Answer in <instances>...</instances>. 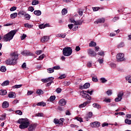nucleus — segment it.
Masks as SVG:
<instances>
[{"instance_id":"13","label":"nucleus","mask_w":131,"mask_h":131,"mask_svg":"<svg viewBox=\"0 0 131 131\" xmlns=\"http://www.w3.org/2000/svg\"><path fill=\"white\" fill-rule=\"evenodd\" d=\"M88 104H91V100H87L83 103H82L79 105V108H83V107H85Z\"/></svg>"},{"instance_id":"3","label":"nucleus","mask_w":131,"mask_h":131,"mask_svg":"<svg viewBox=\"0 0 131 131\" xmlns=\"http://www.w3.org/2000/svg\"><path fill=\"white\" fill-rule=\"evenodd\" d=\"M16 33H17L16 30L11 31L10 32L4 35L3 37V40L5 41H9L10 40H12V39H13V37H14V35H15Z\"/></svg>"},{"instance_id":"47","label":"nucleus","mask_w":131,"mask_h":131,"mask_svg":"<svg viewBox=\"0 0 131 131\" xmlns=\"http://www.w3.org/2000/svg\"><path fill=\"white\" fill-rule=\"evenodd\" d=\"M115 115H125V114L123 112L115 113Z\"/></svg>"},{"instance_id":"36","label":"nucleus","mask_w":131,"mask_h":131,"mask_svg":"<svg viewBox=\"0 0 131 131\" xmlns=\"http://www.w3.org/2000/svg\"><path fill=\"white\" fill-rule=\"evenodd\" d=\"M49 100H50V102H53V101H55V100H56V96H51L50 97Z\"/></svg>"},{"instance_id":"48","label":"nucleus","mask_w":131,"mask_h":131,"mask_svg":"<svg viewBox=\"0 0 131 131\" xmlns=\"http://www.w3.org/2000/svg\"><path fill=\"white\" fill-rule=\"evenodd\" d=\"M17 10V7L16 6H13L10 8L11 12H13V11H16Z\"/></svg>"},{"instance_id":"44","label":"nucleus","mask_w":131,"mask_h":131,"mask_svg":"<svg viewBox=\"0 0 131 131\" xmlns=\"http://www.w3.org/2000/svg\"><path fill=\"white\" fill-rule=\"evenodd\" d=\"M110 66L112 67V68H116V64L111 62L110 64Z\"/></svg>"},{"instance_id":"32","label":"nucleus","mask_w":131,"mask_h":131,"mask_svg":"<svg viewBox=\"0 0 131 131\" xmlns=\"http://www.w3.org/2000/svg\"><path fill=\"white\" fill-rule=\"evenodd\" d=\"M36 94H37L39 96H40V95H43V91H42V90H37L36 91Z\"/></svg>"},{"instance_id":"12","label":"nucleus","mask_w":131,"mask_h":131,"mask_svg":"<svg viewBox=\"0 0 131 131\" xmlns=\"http://www.w3.org/2000/svg\"><path fill=\"white\" fill-rule=\"evenodd\" d=\"M91 86V84L90 83H86L83 86H80V90H84V89H89Z\"/></svg>"},{"instance_id":"2","label":"nucleus","mask_w":131,"mask_h":131,"mask_svg":"<svg viewBox=\"0 0 131 131\" xmlns=\"http://www.w3.org/2000/svg\"><path fill=\"white\" fill-rule=\"evenodd\" d=\"M17 123L20 124L19 127L20 129H25L29 126L30 121L27 118H20L18 120Z\"/></svg>"},{"instance_id":"40","label":"nucleus","mask_w":131,"mask_h":131,"mask_svg":"<svg viewBox=\"0 0 131 131\" xmlns=\"http://www.w3.org/2000/svg\"><path fill=\"white\" fill-rule=\"evenodd\" d=\"M24 26H25V27H26L27 28H32V25H29V24H25Z\"/></svg>"},{"instance_id":"63","label":"nucleus","mask_w":131,"mask_h":131,"mask_svg":"<svg viewBox=\"0 0 131 131\" xmlns=\"http://www.w3.org/2000/svg\"><path fill=\"white\" fill-rule=\"evenodd\" d=\"M33 94V91H28L27 95L28 96H30V95H32Z\"/></svg>"},{"instance_id":"4","label":"nucleus","mask_w":131,"mask_h":131,"mask_svg":"<svg viewBox=\"0 0 131 131\" xmlns=\"http://www.w3.org/2000/svg\"><path fill=\"white\" fill-rule=\"evenodd\" d=\"M62 54L66 57H69L72 54V49L71 47H65L63 49Z\"/></svg>"},{"instance_id":"50","label":"nucleus","mask_w":131,"mask_h":131,"mask_svg":"<svg viewBox=\"0 0 131 131\" xmlns=\"http://www.w3.org/2000/svg\"><path fill=\"white\" fill-rule=\"evenodd\" d=\"M97 61L99 62V64H103V63H104V59L103 58L98 59Z\"/></svg>"},{"instance_id":"7","label":"nucleus","mask_w":131,"mask_h":131,"mask_svg":"<svg viewBox=\"0 0 131 131\" xmlns=\"http://www.w3.org/2000/svg\"><path fill=\"white\" fill-rule=\"evenodd\" d=\"M70 21L71 23H74L75 25H81L82 24V23L83 22V20H78L76 21L74 20L73 18H71L70 19Z\"/></svg>"},{"instance_id":"8","label":"nucleus","mask_w":131,"mask_h":131,"mask_svg":"<svg viewBox=\"0 0 131 131\" xmlns=\"http://www.w3.org/2000/svg\"><path fill=\"white\" fill-rule=\"evenodd\" d=\"M88 53L89 56H90V57H96L97 54L95 52V51H94V50H93V49H88Z\"/></svg>"},{"instance_id":"59","label":"nucleus","mask_w":131,"mask_h":131,"mask_svg":"<svg viewBox=\"0 0 131 131\" xmlns=\"http://www.w3.org/2000/svg\"><path fill=\"white\" fill-rule=\"evenodd\" d=\"M29 11H30V12H33L34 11V8L33 7H29Z\"/></svg>"},{"instance_id":"55","label":"nucleus","mask_w":131,"mask_h":131,"mask_svg":"<svg viewBox=\"0 0 131 131\" xmlns=\"http://www.w3.org/2000/svg\"><path fill=\"white\" fill-rule=\"evenodd\" d=\"M26 34H23V35L21 36H20L21 40H23V39H25V38H26Z\"/></svg>"},{"instance_id":"54","label":"nucleus","mask_w":131,"mask_h":131,"mask_svg":"<svg viewBox=\"0 0 131 131\" xmlns=\"http://www.w3.org/2000/svg\"><path fill=\"white\" fill-rule=\"evenodd\" d=\"M93 10L94 12H96V11H99V10H100V7H93Z\"/></svg>"},{"instance_id":"1","label":"nucleus","mask_w":131,"mask_h":131,"mask_svg":"<svg viewBox=\"0 0 131 131\" xmlns=\"http://www.w3.org/2000/svg\"><path fill=\"white\" fill-rule=\"evenodd\" d=\"M18 53L14 52L10 54L11 58L6 60L5 63L7 65H16L17 64V60H18Z\"/></svg>"},{"instance_id":"31","label":"nucleus","mask_w":131,"mask_h":131,"mask_svg":"<svg viewBox=\"0 0 131 131\" xmlns=\"http://www.w3.org/2000/svg\"><path fill=\"white\" fill-rule=\"evenodd\" d=\"M10 83V81L6 80L2 84V86H5V85H9V84Z\"/></svg>"},{"instance_id":"34","label":"nucleus","mask_w":131,"mask_h":131,"mask_svg":"<svg viewBox=\"0 0 131 131\" xmlns=\"http://www.w3.org/2000/svg\"><path fill=\"white\" fill-rule=\"evenodd\" d=\"M126 80H128L129 83H131V75L125 77Z\"/></svg>"},{"instance_id":"9","label":"nucleus","mask_w":131,"mask_h":131,"mask_svg":"<svg viewBox=\"0 0 131 131\" xmlns=\"http://www.w3.org/2000/svg\"><path fill=\"white\" fill-rule=\"evenodd\" d=\"M37 126V124L36 123L31 124L29 125L28 130L33 131V130H34V129H35V128H36Z\"/></svg>"},{"instance_id":"16","label":"nucleus","mask_w":131,"mask_h":131,"mask_svg":"<svg viewBox=\"0 0 131 131\" xmlns=\"http://www.w3.org/2000/svg\"><path fill=\"white\" fill-rule=\"evenodd\" d=\"M21 54L23 56H31V53L28 51H24Z\"/></svg>"},{"instance_id":"41","label":"nucleus","mask_w":131,"mask_h":131,"mask_svg":"<svg viewBox=\"0 0 131 131\" xmlns=\"http://www.w3.org/2000/svg\"><path fill=\"white\" fill-rule=\"evenodd\" d=\"M22 86V84L15 85L12 86L13 89H20Z\"/></svg>"},{"instance_id":"29","label":"nucleus","mask_w":131,"mask_h":131,"mask_svg":"<svg viewBox=\"0 0 131 131\" xmlns=\"http://www.w3.org/2000/svg\"><path fill=\"white\" fill-rule=\"evenodd\" d=\"M0 71L1 72H6V71H7V68H6V67L2 66L1 67Z\"/></svg>"},{"instance_id":"23","label":"nucleus","mask_w":131,"mask_h":131,"mask_svg":"<svg viewBox=\"0 0 131 131\" xmlns=\"http://www.w3.org/2000/svg\"><path fill=\"white\" fill-rule=\"evenodd\" d=\"M0 95L1 96H5L7 95V90H0Z\"/></svg>"},{"instance_id":"26","label":"nucleus","mask_w":131,"mask_h":131,"mask_svg":"<svg viewBox=\"0 0 131 131\" xmlns=\"http://www.w3.org/2000/svg\"><path fill=\"white\" fill-rule=\"evenodd\" d=\"M24 17H25L26 20H30V18H31V16L28 13L25 14Z\"/></svg>"},{"instance_id":"21","label":"nucleus","mask_w":131,"mask_h":131,"mask_svg":"<svg viewBox=\"0 0 131 131\" xmlns=\"http://www.w3.org/2000/svg\"><path fill=\"white\" fill-rule=\"evenodd\" d=\"M123 95H124L123 92L122 91H121L118 93V97L119 98L120 100H122V97H123Z\"/></svg>"},{"instance_id":"38","label":"nucleus","mask_w":131,"mask_h":131,"mask_svg":"<svg viewBox=\"0 0 131 131\" xmlns=\"http://www.w3.org/2000/svg\"><path fill=\"white\" fill-rule=\"evenodd\" d=\"M125 123L126 124H131V120H129L128 119H125Z\"/></svg>"},{"instance_id":"61","label":"nucleus","mask_w":131,"mask_h":131,"mask_svg":"<svg viewBox=\"0 0 131 131\" xmlns=\"http://www.w3.org/2000/svg\"><path fill=\"white\" fill-rule=\"evenodd\" d=\"M52 82H54L53 81V80L50 81L49 82H48V83H47L46 84V86H50V85H51V84H52Z\"/></svg>"},{"instance_id":"24","label":"nucleus","mask_w":131,"mask_h":131,"mask_svg":"<svg viewBox=\"0 0 131 131\" xmlns=\"http://www.w3.org/2000/svg\"><path fill=\"white\" fill-rule=\"evenodd\" d=\"M18 16V13L17 12L12 13L10 15V18L11 19H14V18H16Z\"/></svg>"},{"instance_id":"64","label":"nucleus","mask_w":131,"mask_h":131,"mask_svg":"<svg viewBox=\"0 0 131 131\" xmlns=\"http://www.w3.org/2000/svg\"><path fill=\"white\" fill-rule=\"evenodd\" d=\"M80 50V47H79V46L76 47L75 51H76V52H79Z\"/></svg>"},{"instance_id":"5","label":"nucleus","mask_w":131,"mask_h":131,"mask_svg":"<svg viewBox=\"0 0 131 131\" xmlns=\"http://www.w3.org/2000/svg\"><path fill=\"white\" fill-rule=\"evenodd\" d=\"M117 61L118 62H122L125 60L124 58V54L123 53H118L116 56Z\"/></svg>"},{"instance_id":"51","label":"nucleus","mask_w":131,"mask_h":131,"mask_svg":"<svg viewBox=\"0 0 131 131\" xmlns=\"http://www.w3.org/2000/svg\"><path fill=\"white\" fill-rule=\"evenodd\" d=\"M48 73H53L54 70V69L50 68L48 69Z\"/></svg>"},{"instance_id":"6","label":"nucleus","mask_w":131,"mask_h":131,"mask_svg":"<svg viewBox=\"0 0 131 131\" xmlns=\"http://www.w3.org/2000/svg\"><path fill=\"white\" fill-rule=\"evenodd\" d=\"M86 93H88V91H82L80 93V95L82 96V98H85L86 100H92V97L89 94H86Z\"/></svg>"},{"instance_id":"27","label":"nucleus","mask_w":131,"mask_h":131,"mask_svg":"<svg viewBox=\"0 0 131 131\" xmlns=\"http://www.w3.org/2000/svg\"><path fill=\"white\" fill-rule=\"evenodd\" d=\"M97 46V43L94 41H91L89 43V47H96Z\"/></svg>"},{"instance_id":"43","label":"nucleus","mask_w":131,"mask_h":131,"mask_svg":"<svg viewBox=\"0 0 131 131\" xmlns=\"http://www.w3.org/2000/svg\"><path fill=\"white\" fill-rule=\"evenodd\" d=\"M15 113H16V114H18V115H22V114H23V113L22 112V111H21V110H17L15 112Z\"/></svg>"},{"instance_id":"56","label":"nucleus","mask_w":131,"mask_h":131,"mask_svg":"<svg viewBox=\"0 0 131 131\" xmlns=\"http://www.w3.org/2000/svg\"><path fill=\"white\" fill-rule=\"evenodd\" d=\"M56 92L57 93V94H60V93L62 92V89L61 88H57Z\"/></svg>"},{"instance_id":"20","label":"nucleus","mask_w":131,"mask_h":131,"mask_svg":"<svg viewBox=\"0 0 131 131\" xmlns=\"http://www.w3.org/2000/svg\"><path fill=\"white\" fill-rule=\"evenodd\" d=\"M34 14L36 15V16H40L41 15V11H40V10H35Z\"/></svg>"},{"instance_id":"18","label":"nucleus","mask_w":131,"mask_h":131,"mask_svg":"<svg viewBox=\"0 0 131 131\" xmlns=\"http://www.w3.org/2000/svg\"><path fill=\"white\" fill-rule=\"evenodd\" d=\"M9 107V102L8 101H4L2 104V107L4 109Z\"/></svg>"},{"instance_id":"57","label":"nucleus","mask_w":131,"mask_h":131,"mask_svg":"<svg viewBox=\"0 0 131 131\" xmlns=\"http://www.w3.org/2000/svg\"><path fill=\"white\" fill-rule=\"evenodd\" d=\"M76 119L78 121H79L80 122H83V120H82V118L80 117H77Z\"/></svg>"},{"instance_id":"10","label":"nucleus","mask_w":131,"mask_h":131,"mask_svg":"<svg viewBox=\"0 0 131 131\" xmlns=\"http://www.w3.org/2000/svg\"><path fill=\"white\" fill-rule=\"evenodd\" d=\"M90 125L91 127H99L100 125H101V123L99 122H94L91 123Z\"/></svg>"},{"instance_id":"15","label":"nucleus","mask_w":131,"mask_h":131,"mask_svg":"<svg viewBox=\"0 0 131 131\" xmlns=\"http://www.w3.org/2000/svg\"><path fill=\"white\" fill-rule=\"evenodd\" d=\"M67 103V102L64 99H61L59 100V105H60V106H65Z\"/></svg>"},{"instance_id":"14","label":"nucleus","mask_w":131,"mask_h":131,"mask_svg":"<svg viewBox=\"0 0 131 131\" xmlns=\"http://www.w3.org/2000/svg\"><path fill=\"white\" fill-rule=\"evenodd\" d=\"M50 39V37H48V36H44L41 38V42H46L48 41Z\"/></svg>"},{"instance_id":"22","label":"nucleus","mask_w":131,"mask_h":131,"mask_svg":"<svg viewBox=\"0 0 131 131\" xmlns=\"http://www.w3.org/2000/svg\"><path fill=\"white\" fill-rule=\"evenodd\" d=\"M9 98H16V94L13 92H10L8 94Z\"/></svg>"},{"instance_id":"45","label":"nucleus","mask_w":131,"mask_h":131,"mask_svg":"<svg viewBox=\"0 0 131 131\" xmlns=\"http://www.w3.org/2000/svg\"><path fill=\"white\" fill-rule=\"evenodd\" d=\"M36 116H38V117H43V113H38L36 114Z\"/></svg>"},{"instance_id":"35","label":"nucleus","mask_w":131,"mask_h":131,"mask_svg":"<svg viewBox=\"0 0 131 131\" xmlns=\"http://www.w3.org/2000/svg\"><path fill=\"white\" fill-rule=\"evenodd\" d=\"M6 116H7L6 114H2V115L0 116V120H5L6 119Z\"/></svg>"},{"instance_id":"30","label":"nucleus","mask_w":131,"mask_h":131,"mask_svg":"<svg viewBox=\"0 0 131 131\" xmlns=\"http://www.w3.org/2000/svg\"><path fill=\"white\" fill-rule=\"evenodd\" d=\"M93 106L94 108H97V109L101 108V105H99L98 103H93Z\"/></svg>"},{"instance_id":"46","label":"nucleus","mask_w":131,"mask_h":131,"mask_svg":"<svg viewBox=\"0 0 131 131\" xmlns=\"http://www.w3.org/2000/svg\"><path fill=\"white\" fill-rule=\"evenodd\" d=\"M66 75L65 74L61 75L58 78L59 79H64V78H66Z\"/></svg>"},{"instance_id":"58","label":"nucleus","mask_w":131,"mask_h":131,"mask_svg":"<svg viewBox=\"0 0 131 131\" xmlns=\"http://www.w3.org/2000/svg\"><path fill=\"white\" fill-rule=\"evenodd\" d=\"M42 53V51L41 50H38L37 51H36V55H40V54H41Z\"/></svg>"},{"instance_id":"39","label":"nucleus","mask_w":131,"mask_h":131,"mask_svg":"<svg viewBox=\"0 0 131 131\" xmlns=\"http://www.w3.org/2000/svg\"><path fill=\"white\" fill-rule=\"evenodd\" d=\"M123 47H124V43H123V42H121L118 46V48L120 49V48H123Z\"/></svg>"},{"instance_id":"62","label":"nucleus","mask_w":131,"mask_h":131,"mask_svg":"<svg viewBox=\"0 0 131 131\" xmlns=\"http://www.w3.org/2000/svg\"><path fill=\"white\" fill-rule=\"evenodd\" d=\"M98 54L99 55V56H104V51H101L100 52H98Z\"/></svg>"},{"instance_id":"33","label":"nucleus","mask_w":131,"mask_h":131,"mask_svg":"<svg viewBox=\"0 0 131 131\" xmlns=\"http://www.w3.org/2000/svg\"><path fill=\"white\" fill-rule=\"evenodd\" d=\"M39 2L38 0H33L32 2V6H36V5H38Z\"/></svg>"},{"instance_id":"37","label":"nucleus","mask_w":131,"mask_h":131,"mask_svg":"<svg viewBox=\"0 0 131 131\" xmlns=\"http://www.w3.org/2000/svg\"><path fill=\"white\" fill-rule=\"evenodd\" d=\"M61 13H62V15H66V14H67V13H68L67 9H66L65 8L63 9L61 11Z\"/></svg>"},{"instance_id":"42","label":"nucleus","mask_w":131,"mask_h":131,"mask_svg":"<svg viewBox=\"0 0 131 131\" xmlns=\"http://www.w3.org/2000/svg\"><path fill=\"white\" fill-rule=\"evenodd\" d=\"M107 96H111L112 95V90H108L106 91Z\"/></svg>"},{"instance_id":"19","label":"nucleus","mask_w":131,"mask_h":131,"mask_svg":"<svg viewBox=\"0 0 131 131\" xmlns=\"http://www.w3.org/2000/svg\"><path fill=\"white\" fill-rule=\"evenodd\" d=\"M36 105L37 106H41L42 107H45V106L47 105V104L46 103V102H43L41 101V102H39L37 103L36 104Z\"/></svg>"},{"instance_id":"52","label":"nucleus","mask_w":131,"mask_h":131,"mask_svg":"<svg viewBox=\"0 0 131 131\" xmlns=\"http://www.w3.org/2000/svg\"><path fill=\"white\" fill-rule=\"evenodd\" d=\"M92 81H94V82H98V80L97 77H92Z\"/></svg>"},{"instance_id":"25","label":"nucleus","mask_w":131,"mask_h":131,"mask_svg":"<svg viewBox=\"0 0 131 131\" xmlns=\"http://www.w3.org/2000/svg\"><path fill=\"white\" fill-rule=\"evenodd\" d=\"M26 13V12H25V11L21 10L18 12L17 14L18 15V16H21V15L25 16Z\"/></svg>"},{"instance_id":"11","label":"nucleus","mask_w":131,"mask_h":131,"mask_svg":"<svg viewBox=\"0 0 131 131\" xmlns=\"http://www.w3.org/2000/svg\"><path fill=\"white\" fill-rule=\"evenodd\" d=\"M52 80H54V77H51L48 78L42 79L41 81L42 82H44V83H47V82H49V81H52Z\"/></svg>"},{"instance_id":"17","label":"nucleus","mask_w":131,"mask_h":131,"mask_svg":"<svg viewBox=\"0 0 131 131\" xmlns=\"http://www.w3.org/2000/svg\"><path fill=\"white\" fill-rule=\"evenodd\" d=\"M105 22V18H99L96 20L97 24H101Z\"/></svg>"},{"instance_id":"28","label":"nucleus","mask_w":131,"mask_h":131,"mask_svg":"<svg viewBox=\"0 0 131 131\" xmlns=\"http://www.w3.org/2000/svg\"><path fill=\"white\" fill-rule=\"evenodd\" d=\"M100 80L101 82V83H106V82L107 81V79L104 77H102L100 79Z\"/></svg>"},{"instance_id":"53","label":"nucleus","mask_w":131,"mask_h":131,"mask_svg":"<svg viewBox=\"0 0 131 131\" xmlns=\"http://www.w3.org/2000/svg\"><path fill=\"white\" fill-rule=\"evenodd\" d=\"M60 66H55L53 68V70H60Z\"/></svg>"},{"instance_id":"60","label":"nucleus","mask_w":131,"mask_h":131,"mask_svg":"<svg viewBox=\"0 0 131 131\" xmlns=\"http://www.w3.org/2000/svg\"><path fill=\"white\" fill-rule=\"evenodd\" d=\"M93 93H94V90H92L91 91H90V90L87 91V93L89 94L91 96L93 95Z\"/></svg>"},{"instance_id":"49","label":"nucleus","mask_w":131,"mask_h":131,"mask_svg":"<svg viewBox=\"0 0 131 131\" xmlns=\"http://www.w3.org/2000/svg\"><path fill=\"white\" fill-rule=\"evenodd\" d=\"M92 116H93V113L89 112L87 116V118H92Z\"/></svg>"}]
</instances>
